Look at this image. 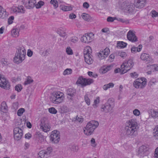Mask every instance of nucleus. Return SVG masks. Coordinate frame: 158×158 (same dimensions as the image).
I'll list each match as a JSON object with an SVG mask.
<instances>
[{"instance_id": "obj_55", "label": "nucleus", "mask_w": 158, "mask_h": 158, "mask_svg": "<svg viewBox=\"0 0 158 158\" xmlns=\"http://www.w3.org/2000/svg\"><path fill=\"white\" fill-rule=\"evenodd\" d=\"M14 17L13 16H11L8 19V23L9 24H12L13 22V20L14 19Z\"/></svg>"}, {"instance_id": "obj_7", "label": "nucleus", "mask_w": 158, "mask_h": 158, "mask_svg": "<svg viewBox=\"0 0 158 158\" xmlns=\"http://www.w3.org/2000/svg\"><path fill=\"white\" fill-rule=\"evenodd\" d=\"M50 140L53 143H57L60 140V132L57 130H54L52 132L50 136Z\"/></svg>"}, {"instance_id": "obj_18", "label": "nucleus", "mask_w": 158, "mask_h": 158, "mask_svg": "<svg viewBox=\"0 0 158 158\" xmlns=\"http://www.w3.org/2000/svg\"><path fill=\"white\" fill-rule=\"evenodd\" d=\"M110 50L108 48H106L104 51H100L98 53V56L100 60L104 59L105 57H106L110 53Z\"/></svg>"}, {"instance_id": "obj_10", "label": "nucleus", "mask_w": 158, "mask_h": 158, "mask_svg": "<svg viewBox=\"0 0 158 158\" xmlns=\"http://www.w3.org/2000/svg\"><path fill=\"white\" fill-rule=\"evenodd\" d=\"M94 38V34L92 33L85 34L81 38V40L83 43H88L90 42Z\"/></svg>"}, {"instance_id": "obj_24", "label": "nucleus", "mask_w": 158, "mask_h": 158, "mask_svg": "<svg viewBox=\"0 0 158 158\" xmlns=\"http://www.w3.org/2000/svg\"><path fill=\"white\" fill-rule=\"evenodd\" d=\"M57 33L60 36L65 37L66 35V29L63 27H60L58 30Z\"/></svg>"}, {"instance_id": "obj_37", "label": "nucleus", "mask_w": 158, "mask_h": 158, "mask_svg": "<svg viewBox=\"0 0 158 158\" xmlns=\"http://www.w3.org/2000/svg\"><path fill=\"white\" fill-rule=\"evenodd\" d=\"M44 4V2L42 1L38 2L37 4H35V6L36 8L39 9Z\"/></svg>"}, {"instance_id": "obj_36", "label": "nucleus", "mask_w": 158, "mask_h": 158, "mask_svg": "<svg viewBox=\"0 0 158 158\" xmlns=\"http://www.w3.org/2000/svg\"><path fill=\"white\" fill-rule=\"evenodd\" d=\"M11 34L13 36H18L19 34V30L18 29H13L11 31Z\"/></svg>"}, {"instance_id": "obj_19", "label": "nucleus", "mask_w": 158, "mask_h": 158, "mask_svg": "<svg viewBox=\"0 0 158 158\" xmlns=\"http://www.w3.org/2000/svg\"><path fill=\"white\" fill-rule=\"evenodd\" d=\"M13 12L16 14L17 13H24L25 10L24 7L22 6H20L18 7L13 6L11 8Z\"/></svg>"}, {"instance_id": "obj_20", "label": "nucleus", "mask_w": 158, "mask_h": 158, "mask_svg": "<svg viewBox=\"0 0 158 158\" xmlns=\"http://www.w3.org/2000/svg\"><path fill=\"white\" fill-rule=\"evenodd\" d=\"M113 108V106H111V105L105 103L102 106L101 110L102 111L107 113L110 111L112 110Z\"/></svg>"}, {"instance_id": "obj_21", "label": "nucleus", "mask_w": 158, "mask_h": 158, "mask_svg": "<svg viewBox=\"0 0 158 158\" xmlns=\"http://www.w3.org/2000/svg\"><path fill=\"white\" fill-rule=\"evenodd\" d=\"M8 17V15L6 12L4 10L3 7L0 6V18L5 19H6Z\"/></svg>"}, {"instance_id": "obj_64", "label": "nucleus", "mask_w": 158, "mask_h": 158, "mask_svg": "<svg viewBox=\"0 0 158 158\" xmlns=\"http://www.w3.org/2000/svg\"><path fill=\"white\" fill-rule=\"evenodd\" d=\"M154 157L156 158H158V147L155 149Z\"/></svg>"}, {"instance_id": "obj_59", "label": "nucleus", "mask_w": 158, "mask_h": 158, "mask_svg": "<svg viewBox=\"0 0 158 158\" xmlns=\"http://www.w3.org/2000/svg\"><path fill=\"white\" fill-rule=\"evenodd\" d=\"M33 54V52L30 49H28L27 52V55L29 57H31Z\"/></svg>"}, {"instance_id": "obj_49", "label": "nucleus", "mask_w": 158, "mask_h": 158, "mask_svg": "<svg viewBox=\"0 0 158 158\" xmlns=\"http://www.w3.org/2000/svg\"><path fill=\"white\" fill-rule=\"evenodd\" d=\"M88 73L89 76L90 77L96 78L98 76V75L96 73H93L92 72H88Z\"/></svg>"}, {"instance_id": "obj_11", "label": "nucleus", "mask_w": 158, "mask_h": 158, "mask_svg": "<svg viewBox=\"0 0 158 158\" xmlns=\"http://www.w3.org/2000/svg\"><path fill=\"white\" fill-rule=\"evenodd\" d=\"M0 86L5 89L10 88V85L9 81L4 77L0 74Z\"/></svg>"}, {"instance_id": "obj_28", "label": "nucleus", "mask_w": 158, "mask_h": 158, "mask_svg": "<svg viewBox=\"0 0 158 158\" xmlns=\"http://www.w3.org/2000/svg\"><path fill=\"white\" fill-rule=\"evenodd\" d=\"M82 18L85 20L87 21H90L91 19V17L89 15L85 13H83L81 15Z\"/></svg>"}, {"instance_id": "obj_34", "label": "nucleus", "mask_w": 158, "mask_h": 158, "mask_svg": "<svg viewBox=\"0 0 158 158\" xmlns=\"http://www.w3.org/2000/svg\"><path fill=\"white\" fill-rule=\"evenodd\" d=\"M129 4V2L125 1L123 2L121 5L120 8L122 10H126V8L127 7V5Z\"/></svg>"}, {"instance_id": "obj_27", "label": "nucleus", "mask_w": 158, "mask_h": 158, "mask_svg": "<svg viewBox=\"0 0 158 158\" xmlns=\"http://www.w3.org/2000/svg\"><path fill=\"white\" fill-rule=\"evenodd\" d=\"M151 116L154 118L158 117V110L151 109L150 111Z\"/></svg>"}, {"instance_id": "obj_54", "label": "nucleus", "mask_w": 158, "mask_h": 158, "mask_svg": "<svg viewBox=\"0 0 158 158\" xmlns=\"http://www.w3.org/2000/svg\"><path fill=\"white\" fill-rule=\"evenodd\" d=\"M119 56L123 58H124L126 56V54L125 52H120L118 53Z\"/></svg>"}, {"instance_id": "obj_25", "label": "nucleus", "mask_w": 158, "mask_h": 158, "mask_svg": "<svg viewBox=\"0 0 158 158\" xmlns=\"http://www.w3.org/2000/svg\"><path fill=\"white\" fill-rule=\"evenodd\" d=\"M142 47V46L141 44L139 45L137 47L133 46L131 48V52L134 53L137 52H139L141 50Z\"/></svg>"}, {"instance_id": "obj_40", "label": "nucleus", "mask_w": 158, "mask_h": 158, "mask_svg": "<svg viewBox=\"0 0 158 158\" xmlns=\"http://www.w3.org/2000/svg\"><path fill=\"white\" fill-rule=\"evenodd\" d=\"M49 112L51 114H55L57 112V110L54 107H51L48 109Z\"/></svg>"}, {"instance_id": "obj_3", "label": "nucleus", "mask_w": 158, "mask_h": 158, "mask_svg": "<svg viewBox=\"0 0 158 158\" xmlns=\"http://www.w3.org/2000/svg\"><path fill=\"white\" fill-rule=\"evenodd\" d=\"M98 123L94 120L90 121L88 123L86 127L84 128V132L87 135H90L93 133L94 130L98 126Z\"/></svg>"}, {"instance_id": "obj_5", "label": "nucleus", "mask_w": 158, "mask_h": 158, "mask_svg": "<svg viewBox=\"0 0 158 158\" xmlns=\"http://www.w3.org/2000/svg\"><path fill=\"white\" fill-rule=\"evenodd\" d=\"M133 65L134 63L131 59L125 61L121 66V73L123 74L127 72L133 67Z\"/></svg>"}, {"instance_id": "obj_15", "label": "nucleus", "mask_w": 158, "mask_h": 158, "mask_svg": "<svg viewBox=\"0 0 158 158\" xmlns=\"http://www.w3.org/2000/svg\"><path fill=\"white\" fill-rule=\"evenodd\" d=\"M127 38L130 41L134 42L138 41V38L135 34L131 30H130L127 34Z\"/></svg>"}, {"instance_id": "obj_9", "label": "nucleus", "mask_w": 158, "mask_h": 158, "mask_svg": "<svg viewBox=\"0 0 158 158\" xmlns=\"http://www.w3.org/2000/svg\"><path fill=\"white\" fill-rule=\"evenodd\" d=\"M146 79L141 78L136 79L133 82V86L136 88H142L144 87L146 84L145 80Z\"/></svg>"}, {"instance_id": "obj_42", "label": "nucleus", "mask_w": 158, "mask_h": 158, "mask_svg": "<svg viewBox=\"0 0 158 158\" xmlns=\"http://www.w3.org/2000/svg\"><path fill=\"white\" fill-rule=\"evenodd\" d=\"M50 3L53 5L54 7L56 8L58 7V2L56 0H51Z\"/></svg>"}, {"instance_id": "obj_47", "label": "nucleus", "mask_w": 158, "mask_h": 158, "mask_svg": "<svg viewBox=\"0 0 158 158\" xmlns=\"http://www.w3.org/2000/svg\"><path fill=\"white\" fill-rule=\"evenodd\" d=\"M66 52L68 55H72L73 54L72 50L70 47H68L66 49Z\"/></svg>"}, {"instance_id": "obj_45", "label": "nucleus", "mask_w": 158, "mask_h": 158, "mask_svg": "<svg viewBox=\"0 0 158 158\" xmlns=\"http://www.w3.org/2000/svg\"><path fill=\"white\" fill-rule=\"evenodd\" d=\"M62 10L64 11H67L72 10V8L70 6H64L62 7Z\"/></svg>"}, {"instance_id": "obj_31", "label": "nucleus", "mask_w": 158, "mask_h": 158, "mask_svg": "<svg viewBox=\"0 0 158 158\" xmlns=\"http://www.w3.org/2000/svg\"><path fill=\"white\" fill-rule=\"evenodd\" d=\"M114 84L113 83H110L104 85L103 87V89L104 90H106L110 87H113L114 86Z\"/></svg>"}, {"instance_id": "obj_43", "label": "nucleus", "mask_w": 158, "mask_h": 158, "mask_svg": "<svg viewBox=\"0 0 158 158\" xmlns=\"http://www.w3.org/2000/svg\"><path fill=\"white\" fill-rule=\"evenodd\" d=\"M52 148L51 147H48L46 150L44 152V154H45L48 155L50 153L52 152Z\"/></svg>"}, {"instance_id": "obj_41", "label": "nucleus", "mask_w": 158, "mask_h": 158, "mask_svg": "<svg viewBox=\"0 0 158 158\" xmlns=\"http://www.w3.org/2000/svg\"><path fill=\"white\" fill-rule=\"evenodd\" d=\"M25 111V110L24 108H21L17 111V114L19 116H21Z\"/></svg>"}, {"instance_id": "obj_30", "label": "nucleus", "mask_w": 158, "mask_h": 158, "mask_svg": "<svg viewBox=\"0 0 158 158\" xmlns=\"http://www.w3.org/2000/svg\"><path fill=\"white\" fill-rule=\"evenodd\" d=\"M100 101V100L99 97H97L94 100V104L93 105L94 108H96L98 107V104L99 103Z\"/></svg>"}, {"instance_id": "obj_48", "label": "nucleus", "mask_w": 158, "mask_h": 158, "mask_svg": "<svg viewBox=\"0 0 158 158\" xmlns=\"http://www.w3.org/2000/svg\"><path fill=\"white\" fill-rule=\"evenodd\" d=\"M106 103H108L110 105H111V106L113 107V105H114V100L112 98H109L107 101Z\"/></svg>"}, {"instance_id": "obj_17", "label": "nucleus", "mask_w": 158, "mask_h": 158, "mask_svg": "<svg viewBox=\"0 0 158 158\" xmlns=\"http://www.w3.org/2000/svg\"><path fill=\"white\" fill-rule=\"evenodd\" d=\"M36 2L35 0H29L28 2H24L23 3L25 7L27 9H32L35 5Z\"/></svg>"}, {"instance_id": "obj_12", "label": "nucleus", "mask_w": 158, "mask_h": 158, "mask_svg": "<svg viewBox=\"0 0 158 158\" xmlns=\"http://www.w3.org/2000/svg\"><path fill=\"white\" fill-rule=\"evenodd\" d=\"M149 148L145 145H142L139 148L137 154L140 156H146L148 154Z\"/></svg>"}, {"instance_id": "obj_33", "label": "nucleus", "mask_w": 158, "mask_h": 158, "mask_svg": "<svg viewBox=\"0 0 158 158\" xmlns=\"http://www.w3.org/2000/svg\"><path fill=\"white\" fill-rule=\"evenodd\" d=\"M153 135L155 139L158 140V126L154 129Z\"/></svg>"}, {"instance_id": "obj_35", "label": "nucleus", "mask_w": 158, "mask_h": 158, "mask_svg": "<svg viewBox=\"0 0 158 158\" xmlns=\"http://www.w3.org/2000/svg\"><path fill=\"white\" fill-rule=\"evenodd\" d=\"M117 44L118 47L121 48H124L126 47L127 44V43L123 41H118Z\"/></svg>"}, {"instance_id": "obj_52", "label": "nucleus", "mask_w": 158, "mask_h": 158, "mask_svg": "<svg viewBox=\"0 0 158 158\" xmlns=\"http://www.w3.org/2000/svg\"><path fill=\"white\" fill-rule=\"evenodd\" d=\"M85 102L88 106H89L90 105V99L86 95H85Z\"/></svg>"}, {"instance_id": "obj_16", "label": "nucleus", "mask_w": 158, "mask_h": 158, "mask_svg": "<svg viewBox=\"0 0 158 158\" xmlns=\"http://www.w3.org/2000/svg\"><path fill=\"white\" fill-rule=\"evenodd\" d=\"M146 0H135L134 6L136 8L141 9L144 6Z\"/></svg>"}, {"instance_id": "obj_50", "label": "nucleus", "mask_w": 158, "mask_h": 158, "mask_svg": "<svg viewBox=\"0 0 158 158\" xmlns=\"http://www.w3.org/2000/svg\"><path fill=\"white\" fill-rule=\"evenodd\" d=\"M70 40L72 42L75 43L78 41V39L77 37L73 36L70 38Z\"/></svg>"}, {"instance_id": "obj_1", "label": "nucleus", "mask_w": 158, "mask_h": 158, "mask_svg": "<svg viewBox=\"0 0 158 158\" xmlns=\"http://www.w3.org/2000/svg\"><path fill=\"white\" fill-rule=\"evenodd\" d=\"M127 125L125 129L126 134L131 138H134L137 135L138 126L135 119H131L127 122Z\"/></svg>"}, {"instance_id": "obj_23", "label": "nucleus", "mask_w": 158, "mask_h": 158, "mask_svg": "<svg viewBox=\"0 0 158 158\" xmlns=\"http://www.w3.org/2000/svg\"><path fill=\"white\" fill-rule=\"evenodd\" d=\"M140 58L142 60H145L146 61H150L151 59L148 54L145 53H143L141 54Z\"/></svg>"}, {"instance_id": "obj_58", "label": "nucleus", "mask_w": 158, "mask_h": 158, "mask_svg": "<svg viewBox=\"0 0 158 158\" xmlns=\"http://www.w3.org/2000/svg\"><path fill=\"white\" fill-rule=\"evenodd\" d=\"M152 66L155 70L158 71V64L152 65Z\"/></svg>"}, {"instance_id": "obj_63", "label": "nucleus", "mask_w": 158, "mask_h": 158, "mask_svg": "<svg viewBox=\"0 0 158 158\" xmlns=\"http://www.w3.org/2000/svg\"><path fill=\"white\" fill-rule=\"evenodd\" d=\"M76 120L78 121L79 122L82 123L83 121V118H80L79 117H78L77 116L76 117Z\"/></svg>"}, {"instance_id": "obj_38", "label": "nucleus", "mask_w": 158, "mask_h": 158, "mask_svg": "<svg viewBox=\"0 0 158 158\" xmlns=\"http://www.w3.org/2000/svg\"><path fill=\"white\" fill-rule=\"evenodd\" d=\"M111 66L110 65L107 66L105 68H103L101 70V71L102 73H105L109 71L111 69Z\"/></svg>"}, {"instance_id": "obj_4", "label": "nucleus", "mask_w": 158, "mask_h": 158, "mask_svg": "<svg viewBox=\"0 0 158 158\" xmlns=\"http://www.w3.org/2000/svg\"><path fill=\"white\" fill-rule=\"evenodd\" d=\"M63 93L59 91L54 92L52 94L50 100L54 103L59 104L62 102L64 98Z\"/></svg>"}, {"instance_id": "obj_61", "label": "nucleus", "mask_w": 158, "mask_h": 158, "mask_svg": "<svg viewBox=\"0 0 158 158\" xmlns=\"http://www.w3.org/2000/svg\"><path fill=\"white\" fill-rule=\"evenodd\" d=\"M31 136V134L29 133H28L25 134V138L26 139H30Z\"/></svg>"}, {"instance_id": "obj_14", "label": "nucleus", "mask_w": 158, "mask_h": 158, "mask_svg": "<svg viewBox=\"0 0 158 158\" xmlns=\"http://www.w3.org/2000/svg\"><path fill=\"white\" fill-rule=\"evenodd\" d=\"M40 129H41L44 131L47 132L50 130V127L48 124L44 119L41 120L40 123Z\"/></svg>"}, {"instance_id": "obj_6", "label": "nucleus", "mask_w": 158, "mask_h": 158, "mask_svg": "<svg viewBox=\"0 0 158 158\" xmlns=\"http://www.w3.org/2000/svg\"><path fill=\"white\" fill-rule=\"evenodd\" d=\"M91 50V48L89 46H88L84 48L83 52L85 61L88 64H92L93 61L91 57V52L90 51Z\"/></svg>"}, {"instance_id": "obj_13", "label": "nucleus", "mask_w": 158, "mask_h": 158, "mask_svg": "<svg viewBox=\"0 0 158 158\" xmlns=\"http://www.w3.org/2000/svg\"><path fill=\"white\" fill-rule=\"evenodd\" d=\"M13 132L15 139L17 140H20L23 135L22 130L19 128L16 127L14 129Z\"/></svg>"}, {"instance_id": "obj_46", "label": "nucleus", "mask_w": 158, "mask_h": 158, "mask_svg": "<svg viewBox=\"0 0 158 158\" xmlns=\"http://www.w3.org/2000/svg\"><path fill=\"white\" fill-rule=\"evenodd\" d=\"M67 98L69 101L70 102V103H74V100L75 99L74 96H67Z\"/></svg>"}, {"instance_id": "obj_32", "label": "nucleus", "mask_w": 158, "mask_h": 158, "mask_svg": "<svg viewBox=\"0 0 158 158\" xmlns=\"http://www.w3.org/2000/svg\"><path fill=\"white\" fill-rule=\"evenodd\" d=\"M33 81V80L30 76L27 77L26 80L24 83V85H25L29 84Z\"/></svg>"}, {"instance_id": "obj_51", "label": "nucleus", "mask_w": 158, "mask_h": 158, "mask_svg": "<svg viewBox=\"0 0 158 158\" xmlns=\"http://www.w3.org/2000/svg\"><path fill=\"white\" fill-rule=\"evenodd\" d=\"M15 90L18 92H20L22 89V86L21 85H17L15 87Z\"/></svg>"}, {"instance_id": "obj_2", "label": "nucleus", "mask_w": 158, "mask_h": 158, "mask_svg": "<svg viewBox=\"0 0 158 158\" xmlns=\"http://www.w3.org/2000/svg\"><path fill=\"white\" fill-rule=\"evenodd\" d=\"M16 50L15 55L14 58V61L19 64L21 63L25 59L26 50L24 47L22 46L17 47Z\"/></svg>"}, {"instance_id": "obj_60", "label": "nucleus", "mask_w": 158, "mask_h": 158, "mask_svg": "<svg viewBox=\"0 0 158 158\" xmlns=\"http://www.w3.org/2000/svg\"><path fill=\"white\" fill-rule=\"evenodd\" d=\"M151 13H152V17H157V12H156V11L152 10L151 11Z\"/></svg>"}, {"instance_id": "obj_44", "label": "nucleus", "mask_w": 158, "mask_h": 158, "mask_svg": "<svg viewBox=\"0 0 158 158\" xmlns=\"http://www.w3.org/2000/svg\"><path fill=\"white\" fill-rule=\"evenodd\" d=\"M115 19L117 20L118 21L123 23H128V20H126L125 19H122L120 18H115Z\"/></svg>"}, {"instance_id": "obj_53", "label": "nucleus", "mask_w": 158, "mask_h": 158, "mask_svg": "<svg viewBox=\"0 0 158 158\" xmlns=\"http://www.w3.org/2000/svg\"><path fill=\"white\" fill-rule=\"evenodd\" d=\"M133 114L135 116H138L140 114V112L138 109H135L133 111Z\"/></svg>"}, {"instance_id": "obj_29", "label": "nucleus", "mask_w": 158, "mask_h": 158, "mask_svg": "<svg viewBox=\"0 0 158 158\" xmlns=\"http://www.w3.org/2000/svg\"><path fill=\"white\" fill-rule=\"evenodd\" d=\"M127 8H126V11H128L129 13L132 12L134 8L133 4L129 2V4Z\"/></svg>"}, {"instance_id": "obj_22", "label": "nucleus", "mask_w": 158, "mask_h": 158, "mask_svg": "<svg viewBox=\"0 0 158 158\" xmlns=\"http://www.w3.org/2000/svg\"><path fill=\"white\" fill-rule=\"evenodd\" d=\"M8 110V107L5 101L2 102L0 106V111L3 113H7Z\"/></svg>"}, {"instance_id": "obj_39", "label": "nucleus", "mask_w": 158, "mask_h": 158, "mask_svg": "<svg viewBox=\"0 0 158 158\" xmlns=\"http://www.w3.org/2000/svg\"><path fill=\"white\" fill-rule=\"evenodd\" d=\"M72 70L71 69H67L63 72V74L64 75L71 74L72 73Z\"/></svg>"}, {"instance_id": "obj_26", "label": "nucleus", "mask_w": 158, "mask_h": 158, "mask_svg": "<svg viewBox=\"0 0 158 158\" xmlns=\"http://www.w3.org/2000/svg\"><path fill=\"white\" fill-rule=\"evenodd\" d=\"M76 92V89L73 88L68 89L67 91V94L68 96H75Z\"/></svg>"}, {"instance_id": "obj_62", "label": "nucleus", "mask_w": 158, "mask_h": 158, "mask_svg": "<svg viewBox=\"0 0 158 158\" xmlns=\"http://www.w3.org/2000/svg\"><path fill=\"white\" fill-rule=\"evenodd\" d=\"M89 4L87 2H85L83 3V6L84 8L87 9L89 7Z\"/></svg>"}, {"instance_id": "obj_57", "label": "nucleus", "mask_w": 158, "mask_h": 158, "mask_svg": "<svg viewBox=\"0 0 158 158\" xmlns=\"http://www.w3.org/2000/svg\"><path fill=\"white\" fill-rule=\"evenodd\" d=\"M114 19H116L115 18L108 17L107 19V21L108 22H112L114 21Z\"/></svg>"}, {"instance_id": "obj_8", "label": "nucleus", "mask_w": 158, "mask_h": 158, "mask_svg": "<svg viewBox=\"0 0 158 158\" xmlns=\"http://www.w3.org/2000/svg\"><path fill=\"white\" fill-rule=\"evenodd\" d=\"M93 82L94 80L92 79L88 78L86 79L83 77L82 76H81L78 78L76 83L85 86L90 85V84L92 83Z\"/></svg>"}, {"instance_id": "obj_56", "label": "nucleus", "mask_w": 158, "mask_h": 158, "mask_svg": "<svg viewBox=\"0 0 158 158\" xmlns=\"http://www.w3.org/2000/svg\"><path fill=\"white\" fill-rule=\"evenodd\" d=\"M130 75L132 77L134 78H136L138 76V74L135 72L131 73Z\"/></svg>"}]
</instances>
